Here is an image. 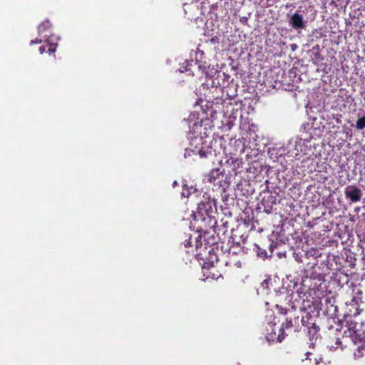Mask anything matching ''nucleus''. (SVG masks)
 <instances>
[{"label": "nucleus", "instance_id": "412c9836", "mask_svg": "<svg viewBox=\"0 0 365 365\" xmlns=\"http://www.w3.org/2000/svg\"><path fill=\"white\" fill-rule=\"evenodd\" d=\"M287 326L292 327V322H289V323H287Z\"/></svg>", "mask_w": 365, "mask_h": 365}, {"label": "nucleus", "instance_id": "5701e85b", "mask_svg": "<svg viewBox=\"0 0 365 365\" xmlns=\"http://www.w3.org/2000/svg\"><path fill=\"white\" fill-rule=\"evenodd\" d=\"M318 364H319V361L317 359H315V365H317Z\"/></svg>", "mask_w": 365, "mask_h": 365}, {"label": "nucleus", "instance_id": "1a4fd4ad", "mask_svg": "<svg viewBox=\"0 0 365 365\" xmlns=\"http://www.w3.org/2000/svg\"><path fill=\"white\" fill-rule=\"evenodd\" d=\"M195 192V189L192 187H188L186 185H184L181 192V196L182 197H188L192 193Z\"/></svg>", "mask_w": 365, "mask_h": 365}, {"label": "nucleus", "instance_id": "423d86ee", "mask_svg": "<svg viewBox=\"0 0 365 365\" xmlns=\"http://www.w3.org/2000/svg\"><path fill=\"white\" fill-rule=\"evenodd\" d=\"M345 195L349 198L351 202H358L361 197V191L355 186L348 187L345 190Z\"/></svg>", "mask_w": 365, "mask_h": 365}, {"label": "nucleus", "instance_id": "f03ea898", "mask_svg": "<svg viewBox=\"0 0 365 365\" xmlns=\"http://www.w3.org/2000/svg\"><path fill=\"white\" fill-rule=\"evenodd\" d=\"M344 322L347 330L344 331V338H350L356 350L354 352L355 359L362 357L365 354V331L358 329V324L353 320L351 315L346 316Z\"/></svg>", "mask_w": 365, "mask_h": 365}, {"label": "nucleus", "instance_id": "4468645a", "mask_svg": "<svg viewBox=\"0 0 365 365\" xmlns=\"http://www.w3.org/2000/svg\"><path fill=\"white\" fill-rule=\"evenodd\" d=\"M318 327L316 326V325H313L312 329H309V333L310 334L312 331L314 332V333H317V331H318Z\"/></svg>", "mask_w": 365, "mask_h": 365}, {"label": "nucleus", "instance_id": "f3484780", "mask_svg": "<svg viewBox=\"0 0 365 365\" xmlns=\"http://www.w3.org/2000/svg\"><path fill=\"white\" fill-rule=\"evenodd\" d=\"M307 354V358H306V359H307V360H308V359H309V356L312 354H311V352H309V351H308V352H307V354Z\"/></svg>", "mask_w": 365, "mask_h": 365}, {"label": "nucleus", "instance_id": "a211bd4d", "mask_svg": "<svg viewBox=\"0 0 365 365\" xmlns=\"http://www.w3.org/2000/svg\"><path fill=\"white\" fill-rule=\"evenodd\" d=\"M326 302L328 304V303H331V299H326Z\"/></svg>", "mask_w": 365, "mask_h": 365}, {"label": "nucleus", "instance_id": "4be33fe9", "mask_svg": "<svg viewBox=\"0 0 365 365\" xmlns=\"http://www.w3.org/2000/svg\"><path fill=\"white\" fill-rule=\"evenodd\" d=\"M176 185H177V182H176V181H174V182H173V185L175 187Z\"/></svg>", "mask_w": 365, "mask_h": 365}, {"label": "nucleus", "instance_id": "f257e3e1", "mask_svg": "<svg viewBox=\"0 0 365 365\" xmlns=\"http://www.w3.org/2000/svg\"><path fill=\"white\" fill-rule=\"evenodd\" d=\"M207 129L202 126V121H195L190 125L188 138L190 140V148L185 150V158L193 155H199L201 158H206L211 153L212 148L210 141L207 140Z\"/></svg>", "mask_w": 365, "mask_h": 365}, {"label": "nucleus", "instance_id": "dca6fc26", "mask_svg": "<svg viewBox=\"0 0 365 365\" xmlns=\"http://www.w3.org/2000/svg\"><path fill=\"white\" fill-rule=\"evenodd\" d=\"M331 307L333 309L334 313H335L336 312V309H337L336 306H334L333 304H331Z\"/></svg>", "mask_w": 365, "mask_h": 365}, {"label": "nucleus", "instance_id": "6e6552de", "mask_svg": "<svg viewBox=\"0 0 365 365\" xmlns=\"http://www.w3.org/2000/svg\"><path fill=\"white\" fill-rule=\"evenodd\" d=\"M197 210L198 213L202 216L204 215H210V214L212 212V202L209 200L201 202L197 205Z\"/></svg>", "mask_w": 365, "mask_h": 365}, {"label": "nucleus", "instance_id": "6ab92c4d", "mask_svg": "<svg viewBox=\"0 0 365 365\" xmlns=\"http://www.w3.org/2000/svg\"><path fill=\"white\" fill-rule=\"evenodd\" d=\"M264 284H267V280H264V282L262 283V285L264 286Z\"/></svg>", "mask_w": 365, "mask_h": 365}, {"label": "nucleus", "instance_id": "39448f33", "mask_svg": "<svg viewBox=\"0 0 365 365\" xmlns=\"http://www.w3.org/2000/svg\"><path fill=\"white\" fill-rule=\"evenodd\" d=\"M58 39V38L53 36L48 37L47 35H44L43 38H36L35 40L31 41L30 44L33 45L34 43H41V42L44 41L49 46L48 53H51L56 51Z\"/></svg>", "mask_w": 365, "mask_h": 365}, {"label": "nucleus", "instance_id": "aec40b11", "mask_svg": "<svg viewBox=\"0 0 365 365\" xmlns=\"http://www.w3.org/2000/svg\"><path fill=\"white\" fill-rule=\"evenodd\" d=\"M277 340H278L279 341H281L282 340V338H280L279 335V336H278V337H277Z\"/></svg>", "mask_w": 365, "mask_h": 365}, {"label": "nucleus", "instance_id": "f8f14e48", "mask_svg": "<svg viewBox=\"0 0 365 365\" xmlns=\"http://www.w3.org/2000/svg\"><path fill=\"white\" fill-rule=\"evenodd\" d=\"M335 344H336V346H332V345H328V347L329 348L330 350L336 349H338V347H340V349L343 350L344 348L342 346V342L341 341V340L339 339H336Z\"/></svg>", "mask_w": 365, "mask_h": 365}, {"label": "nucleus", "instance_id": "7ed1b4c3", "mask_svg": "<svg viewBox=\"0 0 365 365\" xmlns=\"http://www.w3.org/2000/svg\"><path fill=\"white\" fill-rule=\"evenodd\" d=\"M312 138L302 139L297 138L295 141L294 148L293 153L297 160H300L302 158L305 157V159H311V153L313 155L312 150Z\"/></svg>", "mask_w": 365, "mask_h": 365}, {"label": "nucleus", "instance_id": "ddd939ff", "mask_svg": "<svg viewBox=\"0 0 365 365\" xmlns=\"http://www.w3.org/2000/svg\"><path fill=\"white\" fill-rule=\"evenodd\" d=\"M256 252L257 254V256L261 257H264L266 255V252L262 251L259 247H257Z\"/></svg>", "mask_w": 365, "mask_h": 365}, {"label": "nucleus", "instance_id": "2eb2a0df", "mask_svg": "<svg viewBox=\"0 0 365 365\" xmlns=\"http://www.w3.org/2000/svg\"><path fill=\"white\" fill-rule=\"evenodd\" d=\"M45 51H46V48H45V47H44V46H41V47L39 48V52H40V53H41V54H42V53H43L45 52Z\"/></svg>", "mask_w": 365, "mask_h": 365}, {"label": "nucleus", "instance_id": "9b49d317", "mask_svg": "<svg viewBox=\"0 0 365 365\" xmlns=\"http://www.w3.org/2000/svg\"><path fill=\"white\" fill-rule=\"evenodd\" d=\"M356 128L359 130L365 128V116L359 118L356 123Z\"/></svg>", "mask_w": 365, "mask_h": 365}, {"label": "nucleus", "instance_id": "0eeeda50", "mask_svg": "<svg viewBox=\"0 0 365 365\" xmlns=\"http://www.w3.org/2000/svg\"><path fill=\"white\" fill-rule=\"evenodd\" d=\"M289 24L294 29H303L305 25L302 15L294 13L289 19Z\"/></svg>", "mask_w": 365, "mask_h": 365}, {"label": "nucleus", "instance_id": "20e7f679", "mask_svg": "<svg viewBox=\"0 0 365 365\" xmlns=\"http://www.w3.org/2000/svg\"><path fill=\"white\" fill-rule=\"evenodd\" d=\"M224 175L219 169H214L210 171L207 176V180L210 182L214 185H217L222 187L223 190L228 186V184L223 180Z\"/></svg>", "mask_w": 365, "mask_h": 365}, {"label": "nucleus", "instance_id": "9d476101", "mask_svg": "<svg viewBox=\"0 0 365 365\" xmlns=\"http://www.w3.org/2000/svg\"><path fill=\"white\" fill-rule=\"evenodd\" d=\"M50 27H51L50 22L48 20L44 21L43 22H42V24H41L38 26V33H39V34H43L44 31H46Z\"/></svg>", "mask_w": 365, "mask_h": 365}]
</instances>
